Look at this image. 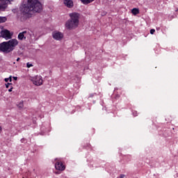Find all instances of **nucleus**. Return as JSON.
Here are the masks:
<instances>
[{
    "mask_svg": "<svg viewBox=\"0 0 178 178\" xmlns=\"http://www.w3.org/2000/svg\"><path fill=\"white\" fill-rule=\"evenodd\" d=\"M20 20L24 22L33 17L34 13H40L42 10V4L39 0H24L20 6Z\"/></svg>",
    "mask_w": 178,
    "mask_h": 178,
    "instance_id": "1",
    "label": "nucleus"
},
{
    "mask_svg": "<svg viewBox=\"0 0 178 178\" xmlns=\"http://www.w3.org/2000/svg\"><path fill=\"white\" fill-rule=\"evenodd\" d=\"M19 45V40L11 39L7 42L0 43V51L4 54H9L15 50V48Z\"/></svg>",
    "mask_w": 178,
    "mask_h": 178,
    "instance_id": "2",
    "label": "nucleus"
},
{
    "mask_svg": "<svg viewBox=\"0 0 178 178\" xmlns=\"http://www.w3.org/2000/svg\"><path fill=\"white\" fill-rule=\"evenodd\" d=\"M70 19L65 22V27L68 30H73L77 29L80 23V14L77 13H72L70 14Z\"/></svg>",
    "mask_w": 178,
    "mask_h": 178,
    "instance_id": "3",
    "label": "nucleus"
},
{
    "mask_svg": "<svg viewBox=\"0 0 178 178\" xmlns=\"http://www.w3.org/2000/svg\"><path fill=\"white\" fill-rule=\"evenodd\" d=\"M13 35V33L8 30H3L2 26H0V37L5 38V40H10Z\"/></svg>",
    "mask_w": 178,
    "mask_h": 178,
    "instance_id": "4",
    "label": "nucleus"
},
{
    "mask_svg": "<svg viewBox=\"0 0 178 178\" xmlns=\"http://www.w3.org/2000/svg\"><path fill=\"white\" fill-rule=\"evenodd\" d=\"M31 81H32L34 86H42V76L40 75H36L30 78Z\"/></svg>",
    "mask_w": 178,
    "mask_h": 178,
    "instance_id": "5",
    "label": "nucleus"
},
{
    "mask_svg": "<svg viewBox=\"0 0 178 178\" xmlns=\"http://www.w3.org/2000/svg\"><path fill=\"white\" fill-rule=\"evenodd\" d=\"M51 35L54 40H55L56 41H62V40H63V37H65L63 33L59 31H53Z\"/></svg>",
    "mask_w": 178,
    "mask_h": 178,
    "instance_id": "6",
    "label": "nucleus"
},
{
    "mask_svg": "<svg viewBox=\"0 0 178 178\" xmlns=\"http://www.w3.org/2000/svg\"><path fill=\"white\" fill-rule=\"evenodd\" d=\"M13 2V0H0V10L5 12L8 9V5Z\"/></svg>",
    "mask_w": 178,
    "mask_h": 178,
    "instance_id": "7",
    "label": "nucleus"
},
{
    "mask_svg": "<svg viewBox=\"0 0 178 178\" xmlns=\"http://www.w3.org/2000/svg\"><path fill=\"white\" fill-rule=\"evenodd\" d=\"M55 168L56 170L63 171L65 169V167L63 165L61 161H57L55 163Z\"/></svg>",
    "mask_w": 178,
    "mask_h": 178,
    "instance_id": "8",
    "label": "nucleus"
},
{
    "mask_svg": "<svg viewBox=\"0 0 178 178\" xmlns=\"http://www.w3.org/2000/svg\"><path fill=\"white\" fill-rule=\"evenodd\" d=\"M26 35H27V31H24L19 33L17 38L20 41H23V40H26V37H27Z\"/></svg>",
    "mask_w": 178,
    "mask_h": 178,
    "instance_id": "9",
    "label": "nucleus"
},
{
    "mask_svg": "<svg viewBox=\"0 0 178 178\" xmlns=\"http://www.w3.org/2000/svg\"><path fill=\"white\" fill-rule=\"evenodd\" d=\"M63 3L67 8H73L74 3L72 0H63Z\"/></svg>",
    "mask_w": 178,
    "mask_h": 178,
    "instance_id": "10",
    "label": "nucleus"
},
{
    "mask_svg": "<svg viewBox=\"0 0 178 178\" xmlns=\"http://www.w3.org/2000/svg\"><path fill=\"white\" fill-rule=\"evenodd\" d=\"M80 1L83 3V5H88V3H91V2H94V0H80Z\"/></svg>",
    "mask_w": 178,
    "mask_h": 178,
    "instance_id": "11",
    "label": "nucleus"
},
{
    "mask_svg": "<svg viewBox=\"0 0 178 178\" xmlns=\"http://www.w3.org/2000/svg\"><path fill=\"white\" fill-rule=\"evenodd\" d=\"M131 13L136 15H138V13H140V10H138V8H134L131 10Z\"/></svg>",
    "mask_w": 178,
    "mask_h": 178,
    "instance_id": "12",
    "label": "nucleus"
},
{
    "mask_svg": "<svg viewBox=\"0 0 178 178\" xmlns=\"http://www.w3.org/2000/svg\"><path fill=\"white\" fill-rule=\"evenodd\" d=\"M8 20V18L6 17H0V23H5Z\"/></svg>",
    "mask_w": 178,
    "mask_h": 178,
    "instance_id": "13",
    "label": "nucleus"
},
{
    "mask_svg": "<svg viewBox=\"0 0 178 178\" xmlns=\"http://www.w3.org/2000/svg\"><path fill=\"white\" fill-rule=\"evenodd\" d=\"M4 81H6V83H8V81H10L11 83V81H12V76H10L9 78H6L4 79Z\"/></svg>",
    "mask_w": 178,
    "mask_h": 178,
    "instance_id": "14",
    "label": "nucleus"
},
{
    "mask_svg": "<svg viewBox=\"0 0 178 178\" xmlns=\"http://www.w3.org/2000/svg\"><path fill=\"white\" fill-rule=\"evenodd\" d=\"M26 67H28V68L33 67V65L30 63H26Z\"/></svg>",
    "mask_w": 178,
    "mask_h": 178,
    "instance_id": "15",
    "label": "nucleus"
},
{
    "mask_svg": "<svg viewBox=\"0 0 178 178\" xmlns=\"http://www.w3.org/2000/svg\"><path fill=\"white\" fill-rule=\"evenodd\" d=\"M119 178H126V175H123V174H121L119 177Z\"/></svg>",
    "mask_w": 178,
    "mask_h": 178,
    "instance_id": "16",
    "label": "nucleus"
},
{
    "mask_svg": "<svg viewBox=\"0 0 178 178\" xmlns=\"http://www.w3.org/2000/svg\"><path fill=\"white\" fill-rule=\"evenodd\" d=\"M9 86H12V83H6V88H9Z\"/></svg>",
    "mask_w": 178,
    "mask_h": 178,
    "instance_id": "17",
    "label": "nucleus"
},
{
    "mask_svg": "<svg viewBox=\"0 0 178 178\" xmlns=\"http://www.w3.org/2000/svg\"><path fill=\"white\" fill-rule=\"evenodd\" d=\"M154 33H155V29H151L150 34H154Z\"/></svg>",
    "mask_w": 178,
    "mask_h": 178,
    "instance_id": "18",
    "label": "nucleus"
},
{
    "mask_svg": "<svg viewBox=\"0 0 178 178\" xmlns=\"http://www.w3.org/2000/svg\"><path fill=\"white\" fill-rule=\"evenodd\" d=\"M22 107H23V103L21 102V103H19V108H22Z\"/></svg>",
    "mask_w": 178,
    "mask_h": 178,
    "instance_id": "19",
    "label": "nucleus"
},
{
    "mask_svg": "<svg viewBox=\"0 0 178 178\" xmlns=\"http://www.w3.org/2000/svg\"><path fill=\"white\" fill-rule=\"evenodd\" d=\"M12 90H13V88H10V89H8V92H12Z\"/></svg>",
    "mask_w": 178,
    "mask_h": 178,
    "instance_id": "20",
    "label": "nucleus"
},
{
    "mask_svg": "<svg viewBox=\"0 0 178 178\" xmlns=\"http://www.w3.org/2000/svg\"><path fill=\"white\" fill-rule=\"evenodd\" d=\"M14 80H17V76H13Z\"/></svg>",
    "mask_w": 178,
    "mask_h": 178,
    "instance_id": "21",
    "label": "nucleus"
},
{
    "mask_svg": "<svg viewBox=\"0 0 178 178\" xmlns=\"http://www.w3.org/2000/svg\"><path fill=\"white\" fill-rule=\"evenodd\" d=\"M0 133H2V127L0 126Z\"/></svg>",
    "mask_w": 178,
    "mask_h": 178,
    "instance_id": "22",
    "label": "nucleus"
},
{
    "mask_svg": "<svg viewBox=\"0 0 178 178\" xmlns=\"http://www.w3.org/2000/svg\"><path fill=\"white\" fill-rule=\"evenodd\" d=\"M20 60V58H17V62H19Z\"/></svg>",
    "mask_w": 178,
    "mask_h": 178,
    "instance_id": "23",
    "label": "nucleus"
},
{
    "mask_svg": "<svg viewBox=\"0 0 178 178\" xmlns=\"http://www.w3.org/2000/svg\"><path fill=\"white\" fill-rule=\"evenodd\" d=\"M134 115L137 116V114H136V115L134 114Z\"/></svg>",
    "mask_w": 178,
    "mask_h": 178,
    "instance_id": "24",
    "label": "nucleus"
}]
</instances>
